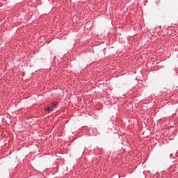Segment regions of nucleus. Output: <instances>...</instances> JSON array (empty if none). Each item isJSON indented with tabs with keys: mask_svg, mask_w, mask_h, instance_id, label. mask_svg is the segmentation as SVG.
Listing matches in <instances>:
<instances>
[{
	"mask_svg": "<svg viewBox=\"0 0 178 178\" xmlns=\"http://www.w3.org/2000/svg\"><path fill=\"white\" fill-rule=\"evenodd\" d=\"M56 105H58V103L56 102H54L51 103V108H55V106H56Z\"/></svg>",
	"mask_w": 178,
	"mask_h": 178,
	"instance_id": "obj_1",
	"label": "nucleus"
},
{
	"mask_svg": "<svg viewBox=\"0 0 178 178\" xmlns=\"http://www.w3.org/2000/svg\"><path fill=\"white\" fill-rule=\"evenodd\" d=\"M50 111H52V107H47L45 110L46 112H49Z\"/></svg>",
	"mask_w": 178,
	"mask_h": 178,
	"instance_id": "obj_2",
	"label": "nucleus"
}]
</instances>
